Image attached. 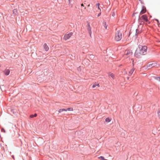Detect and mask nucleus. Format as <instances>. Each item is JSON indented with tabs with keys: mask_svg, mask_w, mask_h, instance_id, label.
Returning <instances> with one entry per match:
<instances>
[{
	"mask_svg": "<svg viewBox=\"0 0 160 160\" xmlns=\"http://www.w3.org/2000/svg\"><path fill=\"white\" fill-rule=\"evenodd\" d=\"M97 84L96 82L94 83L92 86V88H93L96 87L97 86Z\"/></svg>",
	"mask_w": 160,
	"mask_h": 160,
	"instance_id": "obj_21",
	"label": "nucleus"
},
{
	"mask_svg": "<svg viewBox=\"0 0 160 160\" xmlns=\"http://www.w3.org/2000/svg\"><path fill=\"white\" fill-rule=\"evenodd\" d=\"M157 113L158 114V117L159 118H160V109L158 110Z\"/></svg>",
	"mask_w": 160,
	"mask_h": 160,
	"instance_id": "obj_18",
	"label": "nucleus"
},
{
	"mask_svg": "<svg viewBox=\"0 0 160 160\" xmlns=\"http://www.w3.org/2000/svg\"><path fill=\"white\" fill-rule=\"evenodd\" d=\"M132 52H131V50H128L126 52V55H128L131 54Z\"/></svg>",
	"mask_w": 160,
	"mask_h": 160,
	"instance_id": "obj_12",
	"label": "nucleus"
},
{
	"mask_svg": "<svg viewBox=\"0 0 160 160\" xmlns=\"http://www.w3.org/2000/svg\"><path fill=\"white\" fill-rule=\"evenodd\" d=\"M147 50V47L146 46L139 45L134 53L135 57L138 58H141L142 55L146 54Z\"/></svg>",
	"mask_w": 160,
	"mask_h": 160,
	"instance_id": "obj_1",
	"label": "nucleus"
},
{
	"mask_svg": "<svg viewBox=\"0 0 160 160\" xmlns=\"http://www.w3.org/2000/svg\"><path fill=\"white\" fill-rule=\"evenodd\" d=\"M81 6H82V7L84 6V5L83 3H82L81 4Z\"/></svg>",
	"mask_w": 160,
	"mask_h": 160,
	"instance_id": "obj_28",
	"label": "nucleus"
},
{
	"mask_svg": "<svg viewBox=\"0 0 160 160\" xmlns=\"http://www.w3.org/2000/svg\"><path fill=\"white\" fill-rule=\"evenodd\" d=\"M131 31H130L129 32V35H128V37H129L130 34H131Z\"/></svg>",
	"mask_w": 160,
	"mask_h": 160,
	"instance_id": "obj_26",
	"label": "nucleus"
},
{
	"mask_svg": "<svg viewBox=\"0 0 160 160\" xmlns=\"http://www.w3.org/2000/svg\"><path fill=\"white\" fill-rule=\"evenodd\" d=\"M97 86H98V87H100L99 84L97 83Z\"/></svg>",
	"mask_w": 160,
	"mask_h": 160,
	"instance_id": "obj_25",
	"label": "nucleus"
},
{
	"mask_svg": "<svg viewBox=\"0 0 160 160\" xmlns=\"http://www.w3.org/2000/svg\"><path fill=\"white\" fill-rule=\"evenodd\" d=\"M99 3H97L96 4V6L97 7H99Z\"/></svg>",
	"mask_w": 160,
	"mask_h": 160,
	"instance_id": "obj_24",
	"label": "nucleus"
},
{
	"mask_svg": "<svg viewBox=\"0 0 160 160\" xmlns=\"http://www.w3.org/2000/svg\"><path fill=\"white\" fill-rule=\"evenodd\" d=\"M109 76H110L113 79L114 78V74L112 73H110L109 74Z\"/></svg>",
	"mask_w": 160,
	"mask_h": 160,
	"instance_id": "obj_15",
	"label": "nucleus"
},
{
	"mask_svg": "<svg viewBox=\"0 0 160 160\" xmlns=\"http://www.w3.org/2000/svg\"><path fill=\"white\" fill-rule=\"evenodd\" d=\"M154 78L157 80L160 81V77H156L154 76Z\"/></svg>",
	"mask_w": 160,
	"mask_h": 160,
	"instance_id": "obj_17",
	"label": "nucleus"
},
{
	"mask_svg": "<svg viewBox=\"0 0 160 160\" xmlns=\"http://www.w3.org/2000/svg\"><path fill=\"white\" fill-rule=\"evenodd\" d=\"M3 72L6 75L8 76L9 74L10 71L9 69H6L3 71Z\"/></svg>",
	"mask_w": 160,
	"mask_h": 160,
	"instance_id": "obj_8",
	"label": "nucleus"
},
{
	"mask_svg": "<svg viewBox=\"0 0 160 160\" xmlns=\"http://www.w3.org/2000/svg\"><path fill=\"white\" fill-rule=\"evenodd\" d=\"M140 19L141 20H142V21L144 22H147L148 21V17L146 14L142 15L140 18Z\"/></svg>",
	"mask_w": 160,
	"mask_h": 160,
	"instance_id": "obj_4",
	"label": "nucleus"
},
{
	"mask_svg": "<svg viewBox=\"0 0 160 160\" xmlns=\"http://www.w3.org/2000/svg\"><path fill=\"white\" fill-rule=\"evenodd\" d=\"M98 9H100H100L99 7H98Z\"/></svg>",
	"mask_w": 160,
	"mask_h": 160,
	"instance_id": "obj_30",
	"label": "nucleus"
},
{
	"mask_svg": "<svg viewBox=\"0 0 160 160\" xmlns=\"http://www.w3.org/2000/svg\"><path fill=\"white\" fill-rule=\"evenodd\" d=\"M88 33H89L91 37V33H92L91 31H88Z\"/></svg>",
	"mask_w": 160,
	"mask_h": 160,
	"instance_id": "obj_23",
	"label": "nucleus"
},
{
	"mask_svg": "<svg viewBox=\"0 0 160 160\" xmlns=\"http://www.w3.org/2000/svg\"><path fill=\"white\" fill-rule=\"evenodd\" d=\"M142 31H136V33L134 36L133 37L135 39H136L137 38L138 34L141 32Z\"/></svg>",
	"mask_w": 160,
	"mask_h": 160,
	"instance_id": "obj_9",
	"label": "nucleus"
},
{
	"mask_svg": "<svg viewBox=\"0 0 160 160\" xmlns=\"http://www.w3.org/2000/svg\"><path fill=\"white\" fill-rule=\"evenodd\" d=\"M63 111H66V109L65 108H61L60 109L58 110V112L60 113Z\"/></svg>",
	"mask_w": 160,
	"mask_h": 160,
	"instance_id": "obj_13",
	"label": "nucleus"
},
{
	"mask_svg": "<svg viewBox=\"0 0 160 160\" xmlns=\"http://www.w3.org/2000/svg\"><path fill=\"white\" fill-rule=\"evenodd\" d=\"M122 38V34L120 31H118L116 33L115 39L117 41H120Z\"/></svg>",
	"mask_w": 160,
	"mask_h": 160,
	"instance_id": "obj_2",
	"label": "nucleus"
},
{
	"mask_svg": "<svg viewBox=\"0 0 160 160\" xmlns=\"http://www.w3.org/2000/svg\"><path fill=\"white\" fill-rule=\"evenodd\" d=\"M13 13L16 15L17 14V10L16 9H14L13 10Z\"/></svg>",
	"mask_w": 160,
	"mask_h": 160,
	"instance_id": "obj_19",
	"label": "nucleus"
},
{
	"mask_svg": "<svg viewBox=\"0 0 160 160\" xmlns=\"http://www.w3.org/2000/svg\"><path fill=\"white\" fill-rule=\"evenodd\" d=\"M37 114L35 113L34 114H31L30 116V118H31L35 117L37 116Z\"/></svg>",
	"mask_w": 160,
	"mask_h": 160,
	"instance_id": "obj_11",
	"label": "nucleus"
},
{
	"mask_svg": "<svg viewBox=\"0 0 160 160\" xmlns=\"http://www.w3.org/2000/svg\"><path fill=\"white\" fill-rule=\"evenodd\" d=\"M129 77H128V78H128V79H129Z\"/></svg>",
	"mask_w": 160,
	"mask_h": 160,
	"instance_id": "obj_33",
	"label": "nucleus"
},
{
	"mask_svg": "<svg viewBox=\"0 0 160 160\" xmlns=\"http://www.w3.org/2000/svg\"><path fill=\"white\" fill-rule=\"evenodd\" d=\"M158 65L156 63H149L147 66H144L143 68L145 69H149L151 68L154 67H158Z\"/></svg>",
	"mask_w": 160,
	"mask_h": 160,
	"instance_id": "obj_3",
	"label": "nucleus"
},
{
	"mask_svg": "<svg viewBox=\"0 0 160 160\" xmlns=\"http://www.w3.org/2000/svg\"><path fill=\"white\" fill-rule=\"evenodd\" d=\"M100 15H101V13L100 12V13H99L98 14V17Z\"/></svg>",
	"mask_w": 160,
	"mask_h": 160,
	"instance_id": "obj_27",
	"label": "nucleus"
},
{
	"mask_svg": "<svg viewBox=\"0 0 160 160\" xmlns=\"http://www.w3.org/2000/svg\"><path fill=\"white\" fill-rule=\"evenodd\" d=\"M72 33L69 32L68 34H66L64 35V37H63V39L65 40H66L68 39H69L70 37L72 35Z\"/></svg>",
	"mask_w": 160,
	"mask_h": 160,
	"instance_id": "obj_5",
	"label": "nucleus"
},
{
	"mask_svg": "<svg viewBox=\"0 0 160 160\" xmlns=\"http://www.w3.org/2000/svg\"><path fill=\"white\" fill-rule=\"evenodd\" d=\"M98 158L102 160H107L106 159L104 158L103 156H101L98 157Z\"/></svg>",
	"mask_w": 160,
	"mask_h": 160,
	"instance_id": "obj_20",
	"label": "nucleus"
},
{
	"mask_svg": "<svg viewBox=\"0 0 160 160\" xmlns=\"http://www.w3.org/2000/svg\"><path fill=\"white\" fill-rule=\"evenodd\" d=\"M146 8L145 7L143 6L142 7V9L140 12V14H142L146 12Z\"/></svg>",
	"mask_w": 160,
	"mask_h": 160,
	"instance_id": "obj_6",
	"label": "nucleus"
},
{
	"mask_svg": "<svg viewBox=\"0 0 160 160\" xmlns=\"http://www.w3.org/2000/svg\"><path fill=\"white\" fill-rule=\"evenodd\" d=\"M73 108H69L66 109V111H73Z\"/></svg>",
	"mask_w": 160,
	"mask_h": 160,
	"instance_id": "obj_16",
	"label": "nucleus"
},
{
	"mask_svg": "<svg viewBox=\"0 0 160 160\" xmlns=\"http://www.w3.org/2000/svg\"><path fill=\"white\" fill-rule=\"evenodd\" d=\"M12 158L13 159H14V156H13V155H12Z\"/></svg>",
	"mask_w": 160,
	"mask_h": 160,
	"instance_id": "obj_29",
	"label": "nucleus"
},
{
	"mask_svg": "<svg viewBox=\"0 0 160 160\" xmlns=\"http://www.w3.org/2000/svg\"><path fill=\"white\" fill-rule=\"evenodd\" d=\"M43 47L45 50L46 51H47L48 50L49 48L48 46L47 45L46 43H44L43 45Z\"/></svg>",
	"mask_w": 160,
	"mask_h": 160,
	"instance_id": "obj_7",
	"label": "nucleus"
},
{
	"mask_svg": "<svg viewBox=\"0 0 160 160\" xmlns=\"http://www.w3.org/2000/svg\"><path fill=\"white\" fill-rule=\"evenodd\" d=\"M89 6H90V5H89H89H88V7H89Z\"/></svg>",
	"mask_w": 160,
	"mask_h": 160,
	"instance_id": "obj_32",
	"label": "nucleus"
},
{
	"mask_svg": "<svg viewBox=\"0 0 160 160\" xmlns=\"http://www.w3.org/2000/svg\"><path fill=\"white\" fill-rule=\"evenodd\" d=\"M105 121L106 122H109L111 121V119L110 118L108 117L106 118V119L105 120Z\"/></svg>",
	"mask_w": 160,
	"mask_h": 160,
	"instance_id": "obj_14",
	"label": "nucleus"
},
{
	"mask_svg": "<svg viewBox=\"0 0 160 160\" xmlns=\"http://www.w3.org/2000/svg\"><path fill=\"white\" fill-rule=\"evenodd\" d=\"M135 70V68H133L131 69L130 71L129 72V75L131 76L133 72Z\"/></svg>",
	"mask_w": 160,
	"mask_h": 160,
	"instance_id": "obj_10",
	"label": "nucleus"
},
{
	"mask_svg": "<svg viewBox=\"0 0 160 160\" xmlns=\"http://www.w3.org/2000/svg\"><path fill=\"white\" fill-rule=\"evenodd\" d=\"M1 131L2 132H3L4 133L6 132V131L4 128H2L1 129Z\"/></svg>",
	"mask_w": 160,
	"mask_h": 160,
	"instance_id": "obj_22",
	"label": "nucleus"
},
{
	"mask_svg": "<svg viewBox=\"0 0 160 160\" xmlns=\"http://www.w3.org/2000/svg\"><path fill=\"white\" fill-rule=\"evenodd\" d=\"M68 1H69V3H70V0H68Z\"/></svg>",
	"mask_w": 160,
	"mask_h": 160,
	"instance_id": "obj_31",
	"label": "nucleus"
}]
</instances>
